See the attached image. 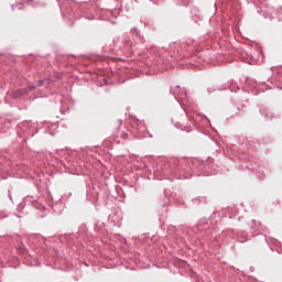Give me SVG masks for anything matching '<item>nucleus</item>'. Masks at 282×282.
I'll list each match as a JSON object with an SVG mask.
<instances>
[{"instance_id":"1","label":"nucleus","mask_w":282,"mask_h":282,"mask_svg":"<svg viewBox=\"0 0 282 282\" xmlns=\"http://www.w3.org/2000/svg\"><path fill=\"white\" fill-rule=\"evenodd\" d=\"M25 94H28V88L20 89V90L17 91L15 98H19L21 96H25Z\"/></svg>"},{"instance_id":"2","label":"nucleus","mask_w":282,"mask_h":282,"mask_svg":"<svg viewBox=\"0 0 282 282\" xmlns=\"http://www.w3.org/2000/svg\"><path fill=\"white\" fill-rule=\"evenodd\" d=\"M45 83V79L39 82V87H43V84Z\"/></svg>"},{"instance_id":"3","label":"nucleus","mask_w":282,"mask_h":282,"mask_svg":"<svg viewBox=\"0 0 282 282\" xmlns=\"http://www.w3.org/2000/svg\"><path fill=\"white\" fill-rule=\"evenodd\" d=\"M29 89H30V91H34V89H36V87L35 86H30Z\"/></svg>"}]
</instances>
